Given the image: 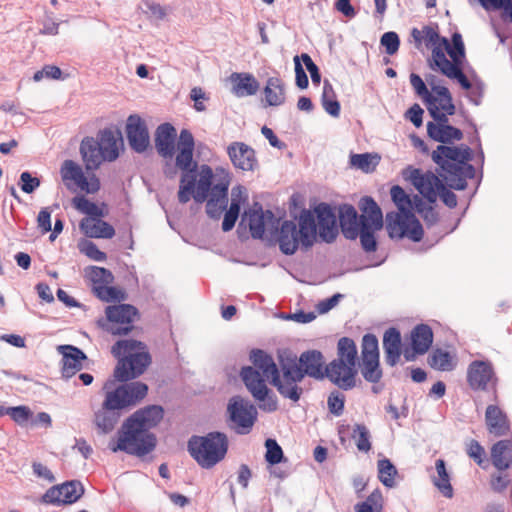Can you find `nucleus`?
Returning <instances> with one entry per match:
<instances>
[{
    "label": "nucleus",
    "mask_w": 512,
    "mask_h": 512,
    "mask_svg": "<svg viewBox=\"0 0 512 512\" xmlns=\"http://www.w3.org/2000/svg\"><path fill=\"white\" fill-rule=\"evenodd\" d=\"M195 141L192 133L183 129L180 132L178 153L176 156V167L182 171L178 200L185 204L193 198L197 203L207 200L206 213L210 218L219 219L227 208L228 204V174H223L213 184L214 173L209 165L203 164L198 171L196 179L197 162L193 159Z\"/></svg>",
    "instance_id": "1"
},
{
    "label": "nucleus",
    "mask_w": 512,
    "mask_h": 512,
    "mask_svg": "<svg viewBox=\"0 0 512 512\" xmlns=\"http://www.w3.org/2000/svg\"><path fill=\"white\" fill-rule=\"evenodd\" d=\"M163 408L151 405L134 412L122 425L117 440L109 442V449L130 455L145 456L156 446V438L149 430L163 419Z\"/></svg>",
    "instance_id": "2"
},
{
    "label": "nucleus",
    "mask_w": 512,
    "mask_h": 512,
    "mask_svg": "<svg viewBox=\"0 0 512 512\" xmlns=\"http://www.w3.org/2000/svg\"><path fill=\"white\" fill-rule=\"evenodd\" d=\"M250 360L253 365L241 369V379L259 408L266 412H274L278 408L277 400L266 381H270L279 391L280 385L286 384V380L283 375L280 376L273 358L263 350H253Z\"/></svg>",
    "instance_id": "3"
},
{
    "label": "nucleus",
    "mask_w": 512,
    "mask_h": 512,
    "mask_svg": "<svg viewBox=\"0 0 512 512\" xmlns=\"http://www.w3.org/2000/svg\"><path fill=\"white\" fill-rule=\"evenodd\" d=\"M417 43H424L431 50L434 65L448 78L455 79L464 90L471 88V83L462 71L465 47L462 34H452L451 42L440 34H413Z\"/></svg>",
    "instance_id": "4"
},
{
    "label": "nucleus",
    "mask_w": 512,
    "mask_h": 512,
    "mask_svg": "<svg viewBox=\"0 0 512 512\" xmlns=\"http://www.w3.org/2000/svg\"><path fill=\"white\" fill-rule=\"evenodd\" d=\"M279 364L286 380V384L280 385L279 393L294 402L301 397L302 388L298 383L305 375L315 379L325 377L324 357L318 350L305 351L298 360L295 355H280Z\"/></svg>",
    "instance_id": "5"
},
{
    "label": "nucleus",
    "mask_w": 512,
    "mask_h": 512,
    "mask_svg": "<svg viewBox=\"0 0 512 512\" xmlns=\"http://www.w3.org/2000/svg\"><path fill=\"white\" fill-rule=\"evenodd\" d=\"M148 386L142 382L123 384L106 393L101 409L95 413L94 423L103 434L111 432L117 424L119 410L134 406L144 399Z\"/></svg>",
    "instance_id": "6"
},
{
    "label": "nucleus",
    "mask_w": 512,
    "mask_h": 512,
    "mask_svg": "<svg viewBox=\"0 0 512 512\" xmlns=\"http://www.w3.org/2000/svg\"><path fill=\"white\" fill-rule=\"evenodd\" d=\"M111 352L118 358L114 376L117 380L122 382L140 376L151 363L150 354L145 344L140 341H117L112 346Z\"/></svg>",
    "instance_id": "7"
},
{
    "label": "nucleus",
    "mask_w": 512,
    "mask_h": 512,
    "mask_svg": "<svg viewBox=\"0 0 512 512\" xmlns=\"http://www.w3.org/2000/svg\"><path fill=\"white\" fill-rule=\"evenodd\" d=\"M432 158L443 170V177L450 187L463 190L467 186L464 177L466 167L472 169L467 162L470 159V149L468 147L459 148L445 145H439L433 151Z\"/></svg>",
    "instance_id": "8"
},
{
    "label": "nucleus",
    "mask_w": 512,
    "mask_h": 512,
    "mask_svg": "<svg viewBox=\"0 0 512 512\" xmlns=\"http://www.w3.org/2000/svg\"><path fill=\"white\" fill-rule=\"evenodd\" d=\"M280 250L286 255L294 254L299 244L309 248L316 240V224L312 211L303 210L299 218V228L293 221H284L278 234Z\"/></svg>",
    "instance_id": "9"
},
{
    "label": "nucleus",
    "mask_w": 512,
    "mask_h": 512,
    "mask_svg": "<svg viewBox=\"0 0 512 512\" xmlns=\"http://www.w3.org/2000/svg\"><path fill=\"white\" fill-rule=\"evenodd\" d=\"M228 450V438L224 433L210 432L206 436H192L188 451L193 459L205 469L222 461Z\"/></svg>",
    "instance_id": "10"
},
{
    "label": "nucleus",
    "mask_w": 512,
    "mask_h": 512,
    "mask_svg": "<svg viewBox=\"0 0 512 512\" xmlns=\"http://www.w3.org/2000/svg\"><path fill=\"white\" fill-rule=\"evenodd\" d=\"M359 208L361 210V226L358 236L361 246L367 253L375 252L377 241L375 232L383 227V215L380 207L371 197H363L360 200Z\"/></svg>",
    "instance_id": "11"
},
{
    "label": "nucleus",
    "mask_w": 512,
    "mask_h": 512,
    "mask_svg": "<svg viewBox=\"0 0 512 512\" xmlns=\"http://www.w3.org/2000/svg\"><path fill=\"white\" fill-rule=\"evenodd\" d=\"M59 173L64 186L71 192L79 190L86 194H95L100 190L99 178L95 174L85 175L83 168L73 160H64Z\"/></svg>",
    "instance_id": "12"
},
{
    "label": "nucleus",
    "mask_w": 512,
    "mask_h": 512,
    "mask_svg": "<svg viewBox=\"0 0 512 512\" xmlns=\"http://www.w3.org/2000/svg\"><path fill=\"white\" fill-rule=\"evenodd\" d=\"M386 227L391 238L407 237L414 242H419L424 235L421 223L412 212L388 213Z\"/></svg>",
    "instance_id": "13"
},
{
    "label": "nucleus",
    "mask_w": 512,
    "mask_h": 512,
    "mask_svg": "<svg viewBox=\"0 0 512 512\" xmlns=\"http://www.w3.org/2000/svg\"><path fill=\"white\" fill-rule=\"evenodd\" d=\"M359 366L367 382L375 384L381 380L383 373L379 361L378 339L374 334L368 333L362 337Z\"/></svg>",
    "instance_id": "14"
},
{
    "label": "nucleus",
    "mask_w": 512,
    "mask_h": 512,
    "mask_svg": "<svg viewBox=\"0 0 512 512\" xmlns=\"http://www.w3.org/2000/svg\"><path fill=\"white\" fill-rule=\"evenodd\" d=\"M105 315L106 330L112 335L128 334L133 330L135 321L139 319L137 308L130 304L107 306Z\"/></svg>",
    "instance_id": "15"
},
{
    "label": "nucleus",
    "mask_w": 512,
    "mask_h": 512,
    "mask_svg": "<svg viewBox=\"0 0 512 512\" xmlns=\"http://www.w3.org/2000/svg\"><path fill=\"white\" fill-rule=\"evenodd\" d=\"M227 413L238 434H248L257 420V409L248 400L234 396L229 400Z\"/></svg>",
    "instance_id": "16"
},
{
    "label": "nucleus",
    "mask_w": 512,
    "mask_h": 512,
    "mask_svg": "<svg viewBox=\"0 0 512 512\" xmlns=\"http://www.w3.org/2000/svg\"><path fill=\"white\" fill-rule=\"evenodd\" d=\"M467 383L469 387L475 391H487L491 389L493 399L495 401L498 400V378L490 362L481 360L471 362L467 369Z\"/></svg>",
    "instance_id": "17"
},
{
    "label": "nucleus",
    "mask_w": 512,
    "mask_h": 512,
    "mask_svg": "<svg viewBox=\"0 0 512 512\" xmlns=\"http://www.w3.org/2000/svg\"><path fill=\"white\" fill-rule=\"evenodd\" d=\"M424 102L435 121L448 122V116L455 114L456 108L451 93L445 86H433Z\"/></svg>",
    "instance_id": "18"
},
{
    "label": "nucleus",
    "mask_w": 512,
    "mask_h": 512,
    "mask_svg": "<svg viewBox=\"0 0 512 512\" xmlns=\"http://www.w3.org/2000/svg\"><path fill=\"white\" fill-rule=\"evenodd\" d=\"M404 175L429 203L436 202L443 183L434 173L409 167L405 170Z\"/></svg>",
    "instance_id": "19"
},
{
    "label": "nucleus",
    "mask_w": 512,
    "mask_h": 512,
    "mask_svg": "<svg viewBox=\"0 0 512 512\" xmlns=\"http://www.w3.org/2000/svg\"><path fill=\"white\" fill-rule=\"evenodd\" d=\"M84 494V487L77 480L50 487L41 497V503L55 506L73 504Z\"/></svg>",
    "instance_id": "20"
},
{
    "label": "nucleus",
    "mask_w": 512,
    "mask_h": 512,
    "mask_svg": "<svg viewBox=\"0 0 512 512\" xmlns=\"http://www.w3.org/2000/svg\"><path fill=\"white\" fill-rule=\"evenodd\" d=\"M325 376L343 390L352 389L356 386V365L334 359L325 367Z\"/></svg>",
    "instance_id": "21"
},
{
    "label": "nucleus",
    "mask_w": 512,
    "mask_h": 512,
    "mask_svg": "<svg viewBox=\"0 0 512 512\" xmlns=\"http://www.w3.org/2000/svg\"><path fill=\"white\" fill-rule=\"evenodd\" d=\"M411 347L403 350L407 362L414 361L418 355H424L433 343L432 329L426 324H419L413 328L410 335Z\"/></svg>",
    "instance_id": "22"
},
{
    "label": "nucleus",
    "mask_w": 512,
    "mask_h": 512,
    "mask_svg": "<svg viewBox=\"0 0 512 512\" xmlns=\"http://www.w3.org/2000/svg\"><path fill=\"white\" fill-rule=\"evenodd\" d=\"M312 213L317 218V223L315 222L316 234L318 233L319 237L327 243L333 242L338 235V229L336 216L332 208L325 203H321L315 207Z\"/></svg>",
    "instance_id": "23"
},
{
    "label": "nucleus",
    "mask_w": 512,
    "mask_h": 512,
    "mask_svg": "<svg viewBox=\"0 0 512 512\" xmlns=\"http://www.w3.org/2000/svg\"><path fill=\"white\" fill-rule=\"evenodd\" d=\"M126 135L131 148L143 153L150 146V137L145 121L138 115H130L126 124Z\"/></svg>",
    "instance_id": "24"
},
{
    "label": "nucleus",
    "mask_w": 512,
    "mask_h": 512,
    "mask_svg": "<svg viewBox=\"0 0 512 512\" xmlns=\"http://www.w3.org/2000/svg\"><path fill=\"white\" fill-rule=\"evenodd\" d=\"M176 129L170 123H164L158 126L155 133V147L158 154L165 160L171 161L173 156H177L178 153V139L176 141Z\"/></svg>",
    "instance_id": "25"
},
{
    "label": "nucleus",
    "mask_w": 512,
    "mask_h": 512,
    "mask_svg": "<svg viewBox=\"0 0 512 512\" xmlns=\"http://www.w3.org/2000/svg\"><path fill=\"white\" fill-rule=\"evenodd\" d=\"M227 153L237 169L253 171L258 165L254 149L244 142H232L227 148Z\"/></svg>",
    "instance_id": "26"
},
{
    "label": "nucleus",
    "mask_w": 512,
    "mask_h": 512,
    "mask_svg": "<svg viewBox=\"0 0 512 512\" xmlns=\"http://www.w3.org/2000/svg\"><path fill=\"white\" fill-rule=\"evenodd\" d=\"M485 424L488 433L494 437H503L510 433L509 418L496 404L487 406L485 411Z\"/></svg>",
    "instance_id": "27"
},
{
    "label": "nucleus",
    "mask_w": 512,
    "mask_h": 512,
    "mask_svg": "<svg viewBox=\"0 0 512 512\" xmlns=\"http://www.w3.org/2000/svg\"><path fill=\"white\" fill-rule=\"evenodd\" d=\"M58 351L63 356L62 375L64 377L70 378L82 369V361L86 359L82 350L72 345H62L58 347Z\"/></svg>",
    "instance_id": "28"
},
{
    "label": "nucleus",
    "mask_w": 512,
    "mask_h": 512,
    "mask_svg": "<svg viewBox=\"0 0 512 512\" xmlns=\"http://www.w3.org/2000/svg\"><path fill=\"white\" fill-rule=\"evenodd\" d=\"M383 349L385 361L390 366H395L403 354L400 331L395 327L388 328L383 335Z\"/></svg>",
    "instance_id": "29"
},
{
    "label": "nucleus",
    "mask_w": 512,
    "mask_h": 512,
    "mask_svg": "<svg viewBox=\"0 0 512 512\" xmlns=\"http://www.w3.org/2000/svg\"><path fill=\"white\" fill-rule=\"evenodd\" d=\"M81 231L90 238L111 239L115 235V229L101 217H86L79 224Z\"/></svg>",
    "instance_id": "30"
},
{
    "label": "nucleus",
    "mask_w": 512,
    "mask_h": 512,
    "mask_svg": "<svg viewBox=\"0 0 512 512\" xmlns=\"http://www.w3.org/2000/svg\"><path fill=\"white\" fill-rule=\"evenodd\" d=\"M80 153L87 171L96 170L105 161L97 140L86 137L80 145Z\"/></svg>",
    "instance_id": "31"
},
{
    "label": "nucleus",
    "mask_w": 512,
    "mask_h": 512,
    "mask_svg": "<svg viewBox=\"0 0 512 512\" xmlns=\"http://www.w3.org/2000/svg\"><path fill=\"white\" fill-rule=\"evenodd\" d=\"M427 133L433 140L441 143H449L453 140L459 141L463 138L460 129L442 121L428 122Z\"/></svg>",
    "instance_id": "32"
},
{
    "label": "nucleus",
    "mask_w": 512,
    "mask_h": 512,
    "mask_svg": "<svg viewBox=\"0 0 512 512\" xmlns=\"http://www.w3.org/2000/svg\"><path fill=\"white\" fill-rule=\"evenodd\" d=\"M339 220L344 236L356 239L361 226V216L358 217L356 209L352 205H343L340 208Z\"/></svg>",
    "instance_id": "33"
},
{
    "label": "nucleus",
    "mask_w": 512,
    "mask_h": 512,
    "mask_svg": "<svg viewBox=\"0 0 512 512\" xmlns=\"http://www.w3.org/2000/svg\"><path fill=\"white\" fill-rule=\"evenodd\" d=\"M233 84L232 92L237 97L252 96L259 90V82L250 73L234 72L230 75Z\"/></svg>",
    "instance_id": "34"
},
{
    "label": "nucleus",
    "mask_w": 512,
    "mask_h": 512,
    "mask_svg": "<svg viewBox=\"0 0 512 512\" xmlns=\"http://www.w3.org/2000/svg\"><path fill=\"white\" fill-rule=\"evenodd\" d=\"M247 196L245 195L244 188L238 186L232 189V199L229 209L224 214L222 222L223 231H230L238 219L241 204L245 203Z\"/></svg>",
    "instance_id": "35"
},
{
    "label": "nucleus",
    "mask_w": 512,
    "mask_h": 512,
    "mask_svg": "<svg viewBox=\"0 0 512 512\" xmlns=\"http://www.w3.org/2000/svg\"><path fill=\"white\" fill-rule=\"evenodd\" d=\"M490 452L492 464L496 469L507 470L512 466V440L496 442Z\"/></svg>",
    "instance_id": "36"
},
{
    "label": "nucleus",
    "mask_w": 512,
    "mask_h": 512,
    "mask_svg": "<svg viewBox=\"0 0 512 512\" xmlns=\"http://www.w3.org/2000/svg\"><path fill=\"white\" fill-rule=\"evenodd\" d=\"M242 222L249 227L253 238L261 239L265 233V214L262 207L255 204L252 208L244 212Z\"/></svg>",
    "instance_id": "37"
},
{
    "label": "nucleus",
    "mask_w": 512,
    "mask_h": 512,
    "mask_svg": "<svg viewBox=\"0 0 512 512\" xmlns=\"http://www.w3.org/2000/svg\"><path fill=\"white\" fill-rule=\"evenodd\" d=\"M488 13L500 12L498 21L512 26V0H477Z\"/></svg>",
    "instance_id": "38"
},
{
    "label": "nucleus",
    "mask_w": 512,
    "mask_h": 512,
    "mask_svg": "<svg viewBox=\"0 0 512 512\" xmlns=\"http://www.w3.org/2000/svg\"><path fill=\"white\" fill-rule=\"evenodd\" d=\"M263 92L267 105L280 106L285 103L286 96L284 83L279 77L268 78Z\"/></svg>",
    "instance_id": "39"
},
{
    "label": "nucleus",
    "mask_w": 512,
    "mask_h": 512,
    "mask_svg": "<svg viewBox=\"0 0 512 512\" xmlns=\"http://www.w3.org/2000/svg\"><path fill=\"white\" fill-rule=\"evenodd\" d=\"M435 469L436 475L432 477L433 484L443 496L452 498L453 488L450 483V476L447 472L445 461L443 459L436 460Z\"/></svg>",
    "instance_id": "40"
},
{
    "label": "nucleus",
    "mask_w": 512,
    "mask_h": 512,
    "mask_svg": "<svg viewBox=\"0 0 512 512\" xmlns=\"http://www.w3.org/2000/svg\"><path fill=\"white\" fill-rule=\"evenodd\" d=\"M428 364L439 371H452L456 366V359L448 351L438 348L429 355Z\"/></svg>",
    "instance_id": "41"
},
{
    "label": "nucleus",
    "mask_w": 512,
    "mask_h": 512,
    "mask_svg": "<svg viewBox=\"0 0 512 512\" xmlns=\"http://www.w3.org/2000/svg\"><path fill=\"white\" fill-rule=\"evenodd\" d=\"M97 142L99 144L105 161H114L115 159H117L119 155L117 139L111 130L102 131L99 134Z\"/></svg>",
    "instance_id": "42"
},
{
    "label": "nucleus",
    "mask_w": 512,
    "mask_h": 512,
    "mask_svg": "<svg viewBox=\"0 0 512 512\" xmlns=\"http://www.w3.org/2000/svg\"><path fill=\"white\" fill-rule=\"evenodd\" d=\"M357 354V347L353 339L349 337H342L339 339L337 343L336 360H342V362L356 365Z\"/></svg>",
    "instance_id": "43"
},
{
    "label": "nucleus",
    "mask_w": 512,
    "mask_h": 512,
    "mask_svg": "<svg viewBox=\"0 0 512 512\" xmlns=\"http://www.w3.org/2000/svg\"><path fill=\"white\" fill-rule=\"evenodd\" d=\"M93 293L102 301L115 302L126 299V293L119 288L109 286V284L92 287Z\"/></svg>",
    "instance_id": "44"
},
{
    "label": "nucleus",
    "mask_w": 512,
    "mask_h": 512,
    "mask_svg": "<svg viewBox=\"0 0 512 512\" xmlns=\"http://www.w3.org/2000/svg\"><path fill=\"white\" fill-rule=\"evenodd\" d=\"M378 479L387 488L395 486V476L397 469L389 459H381L377 463Z\"/></svg>",
    "instance_id": "45"
},
{
    "label": "nucleus",
    "mask_w": 512,
    "mask_h": 512,
    "mask_svg": "<svg viewBox=\"0 0 512 512\" xmlns=\"http://www.w3.org/2000/svg\"><path fill=\"white\" fill-rule=\"evenodd\" d=\"M143 11L151 21L158 23L167 19L172 9L169 6H162L152 0L143 1Z\"/></svg>",
    "instance_id": "46"
},
{
    "label": "nucleus",
    "mask_w": 512,
    "mask_h": 512,
    "mask_svg": "<svg viewBox=\"0 0 512 512\" xmlns=\"http://www.w3.org/2000/svg\"><path fill=\"white\" fill-rule=\"evenodd\" d=\"M322 106L324 110L333 117H338L340 114V104L336 100V95L332 85L325 81L322 94Z\"/></svg>",
    "instance_id": "47"
},
{
    "label": "nucleus",
    "mask_w": 512,
    "mask_h": 512,
    "mask_svg": "<svg viewBox=\"0 0 512 512\" xmlns=\"http://www.w3.org/2000/svg\"><path fill=\"white\" fill-rule=\"evenodd\" d=\"M4 415H9L11 419L18 425H27L33 417V412L28 406L20 405L16 407H3Z\"/></svg>",
    "instance_id": "48"
},
{
    "label": "nucleus",
    "mask_w": 512,
    "mask_h": 512,
    "mask_svg": "<svg viewBox=\"0 0 512 512\" xmlns=\"http://www.w3.org/2000/svg\"><path fill=\"white\" fill-rule=\"evenodd\" d=\"M390 194L399 212H412V200L402 187L394 185L390 190Z\"/></svg>",
    "instance_id": "49"
},
{
    "label": "nucleus",
    "mask_w": 512,
    "mask_h": 512,
    "mask_svg": "<svg viewBox=\"0 0 512 512\" xmlns=\"http://www.w3.org/2000/svg\"><path fill=\"white\" fill-rule=\"evenodd\" d=\"M72 205L75 209L89 215L90 217H103L104 213L95 203L89 201L84 196H76L72 199Z\"/></svg>",
    "instance_id": "50"
},
{
    "label": "nucleus",
    "mask_w": 512,
    "mask_h": 512,
    "mask_svg": "<svg viewBox=\"0 0 512 512\" xmlns=\"http://www.w3.org/2000/svg\"><path fill=\"white\" fill-rule=\"evenodd\" d=\"M352 438L359 451L368 453L371 450L370 433L365 425L356 424L353 428Z\"/></svg>",
    "instance_id": "51"
},
{
    "label": "nucleus",
    "mask_w": 512,
    "mask_h": 512,
    "mask_svg": "<svg viewBox=\"0 0 512 512\" xmlns=\"http://www.w3.org/2000/svg\"><path fill=\"white\" fill-rule=\"evenodd\" d=\"M378 159L376 155L373 156L369 153L353 154L350 158V163L352 166L368 173L375 169L378 164Z\"/></svg>",
    "instance_id": "52"
},
{
    "label": "nucleus",
    "mask_w": 512,
    "mask_h": 512,
    "mask_svg": "<svg viewBox=\"0 0 512 512\" xmlns=\"http://www.w3.org/2000/svg\"><path fill=\"white\" fill-rule=\"evenodd\" d=\"M89 276L93 283L92 287L111 284L114 281L111 271L103 267H92Z\"/></svg>",
    "instance_id": "53"
},
{
    "label": "nucleus",
    "mask_w": 512,
    "mask_h": 512,
    "mask_svg": "<svg viewBox=\"0 0 512 512\" xmlns=\"http://www.w3.org/2000/svg\"><path fill=\"white\" fill-rule=\"evenodd\" d=\"M265 446L267 449L265 455L266 461L271 465L280 463L283 458V451L279 444L274 439H267Z\"/></svg>",
    "instance_id": "54"
},
{
    "label": "nucleus",
    "mask_w": 512,
    "mask_h": 512,
    "mask_svg": "<svg viewBox=\"0 0 512 512\" xmlns=\"http://www.w3.org/2000/svg\"><path fill=\"white\" fill-rule=\"evenodd\" d=\"M79 250L87 257L94 261H105L107 256L104 252L98 249L97 245L89 240H84L79 244Z\"/></svg>",
    "instance_id": "55"
},
{
    "label": "nucleus",
    "mask_w": 512,
    "mask_h": 512,
    "mask_svg": "<svg viewBox=\"0 0 512 512\" xmlns=\"http://www.w3.org/2000/svg\"><path fill=\"white\" fill-rule=\"evenodd\" d=\"M344 403H345V396L338 391L332 392L329 395L328 400H327L328 409H329L330 413H332L335 416H340L343 414Z\"/></svg>",
    "instance_id": "56"
},
{
    "label": "nucleus",
    "mask_w": 512,
    "mask_h": 512,
    "mask_svg": "<svg viewBox=\"0 0 512 512\" xmlns=\"http://www.w3.org/2000/svg\"><path fill=\"white\" fill-rule=\"evenodd\" d=\"M466 453L467 455L473 459L478 465H482L485 458V449L483 446L475 439H471L466 445Z\"/></svg>",
    "instance_id": "57"
},
{
    "label": "nucleus",
    "mask_w": 512,
    "mask_h": 512,
    "mask_svg": "<svg viewBox=\"0 0 512 512\" xmlns=\"http://www.w3.org/2000/svg\"><path fill=\"white\" fill-rule=\"evenodd\" d=\"M40 186V180L25 171L20 175V187L21 190L27 194L34 192Z\"/></svg>",
    "instance_id": "58"
},
{
    "label": "nucleus",
    "mask_w": 512,
    "mask_h": 512,
    "mask_svg": "<svg viewBox=\"0 0 512 512\" xmlns=\"http://www.w3.org/2000/svg\"><path fill=\"white\" fill-rule=\"evenodd\" d=\"M380 43L388 55H394L399 49L400 40L398 34H383Z\"/></svg>",
    "instance_id": "59"
},
{
    "label": "nucleus",
    "mask_w": 512,
    "mask_h": 512,
    "mask_svg": "<svg viewBox=\"0 0 512 512\" xmlns=\"http://www.w3.org/2000/svg\"><path fill=\"white\" fill-rule=\"evenodd\" d=\"M61 75L62 71L59 67L55 65H45L42 70H39L34 74L33 79L37 82L42 80L44 77L58 80L61 78Z\"/></svg>",
    "instance_id": "60"
},
{
    "label": "nucleus",
    "mask_w": 512,
    "mask_h": 512,
    "mask_svg": "<svg viewBox=\"0 0 512 512\" xmlns=\"http://www.w3.org/2000/svg\"><path fill=\"white\" fill-rule=\"evenodd\" d=\"M301 56H298L296 55L294 57V64H295V81H296V85L300 88V89H305L308 87V77L302 67V64H301Z\"/></svg>",
    "instance_id": "61"
},
{
    "label": "nucleus",
    "mask_w": 512,
    "mask_h": 512,
    "mask_svg": "<svg viewBox=\"0 0 512 512\" xmlns=\"http://www.w3.org/2000/svg\"><path fill=\"white\" fill-rule=\"evenodd\" d=\"M301 60L303 61L307 70L309 71L312 82L318 85L321 81V74L319 72L317 65L313 62L312 58L307 53L301 54Z\"/></svg>",
    "instance_id": "62"
},
{
    "label": "nucleus",
    "mask_w": 512,
    "mask_h": 512,
    "mask_svg": "<svg viewBox=\"0 0 512 512\" xmlns=\"http://www.w3.org/2000/svg\"><path fill=\"white\" fill-rule=\"evenodd\" d=\"M410 83L415 92L425 101L431 91H428L422 78L419 75L412 73L410 75Z\"/></svg>",
    "instance_id": "63"
},
{
    "label": "nucleus",
    "mask_w": 512,
    "mask_h": 512,
    "mask_svg": "<svg viewBox=\"0 0 512 512\" xmlns=\"http://www.w3.org/2000/svg\"><path fill=\"white\" fill-rule=\"evenodd\" d=\"M37 224L43 234L51 231V211L48 207L40 210L37 217Z\"/></svg>",
    "instance_id": "64"
}]
</instances>
